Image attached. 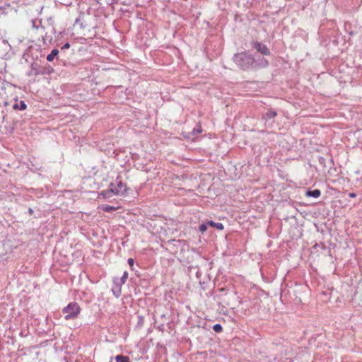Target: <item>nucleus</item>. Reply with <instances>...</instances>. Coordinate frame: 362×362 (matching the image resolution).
I'll return each instance as SVG.
<instances>
[{
	"label": "nucleus",
	"instance_id": "1",
	"mask_svg": "<svg viewBox=\"0 0 362 362\" xmlns=\"http://www.w3.org/2000/svg\"><path fill=\"white\" fill-rule=\"evenodd\" d=\"M233 61L240 70L244 71H257L269 66V61L264 57L247 51L235 54Z\"/></svg>",
	"mask_w": 362,
	"mask_h": 362
},
{
	"label": "nucleus",
	"instance_id": "2",
	"mask_svg": "<svg viewBox=\"0 0 362 362\" xmlns=\"http://www.w3.org/2000/svg\"><path fill=\"white\" fill-rule=\"evenodd\" d=\"M81 309L76 302H71L62 309L64 319L66 320H74L78 317Z\"/></svg>",
	"mask_w": 362,
	"mask_h": 362
},
{
	"label": "nucleus",
	"instance_id": "3",
	"mask_svg": "<svg viewBox=\"0 0 362 362\" xmlns=\"http://www.w3.org/2000/svg\"><path fill=\"white\" fill-rule=\"evenodd\" d=\"M54 71L50 65L40 66L37 63H33L30 65V70L27 73L28 76L51 74Z\"/></svg>",
	"mask_w": 362,
	"mask_h": 362
},
{
	"label": "nucleus",
	"instance_id": "4",
	"mask_svg": "<svg viewBox=\"0 0 362 362\" xmlns=\"http://www.w3.org/2000/svg\"><path fill=\"white\" fill-rule=\"evenodd\" d=\"M251 47L259 53L262 56H270L271 52L267 46L257 40H252L250 42Z\"/></svg>",
	"mask_w": 362,
	"mask_h": 362
},
{
	"label": "nucleus",
	"instance_id": "5",
	"mask_svg": "<svg viewBox=\"0 0 362 362\" xmlns=\"http://www.w3.org/2000/svg\"><path fill=\"white\" fill-rule=\"evenodd\" d=\"M276 116V111L273 109H269L264 114H263L262 119L264 121L266 127H272L274 122V118Z\"/></svg>",
	"mask_w": 362,
	"mask_h": 362
},
{
	"label": "nucleus",
	"instance_id": "6",
	"mask_svg": "<svg viewBox=\"0 0 362 362\" xmlns=\"http://www.w3.org/2000/svg\"><path fill=\"white\" fill-rule=\"evenodd\" d=\"M113 190L115 195L124 196L127 194L128 188L122 180H117L116 187L113 188Z\"/></svg>",
	"mask_w": 362,
	"mask_h": 362
},
{
	"label": "nucleus",
	"instance_id": "7",
	"mask_svg": "<svg viewBox=\"0 0 362 362\" xmlns=\"http://www.w3.org/2000/svg\"><path fill=\"white\" fill-rule=\"evenodd\" d=\"M129 274L127 271L123 273V275L121 278L114 277L112 279L113 284H117L122 286L123 284L126 282L128 279Z\"/></svg>",
	"mask_w": 362,
	"mask_h": 362
},
{
	"label": "nucleus",
	"instance_id": "8",
	"mask_svg": "<svg viewBox=\"0 0 362 362\" xmlns=\"http://www.w3.org/2000/svg\"><path fill=\"white\" fill-rule=\"evenodd\" d=\"M27 108V105L23 100L18 101V98L15 100V103L13 105V109L18 110H24Z\"/></svg>",
	"mask_w": 362,
	"mask_h": 362
},
{
	"label": "nucleus",
	"instance_id": "9",
	"mask_svg": "<svg viewBox=\"0 0 362 362\" xmlns=\"http://www.w3.org/2000/svg\"><path fill=\"white\" fill-rule=\"evenodd\" d=\"M321 195V191L319 189L313 190L308 189L305 192V196L308 197L318 198Z\"/></svg>",
	"mask_w": 362,
	"mask_h": 362
},
{
	"label": "nucleus",
	"instance_id": "10",
	"mask_svg": "<svg viewBox=\"0 0 362 362\" xmlns=\"http://www.w3.org/2000/svg\"><path fill=\"white\" fill-rule=\"evenodd\" d=\"M115 194L113 188H108L107 189L103 190L100 193V196L105 199L111 198Z\"/></svg>",
	"mask_w": 362,
	"mask_h": 362
},
{
	"label": "nucleus",
	"instance_id": "11",
	"mask_svg": "<svg viewBox=\"0 0 362 362\" xmlns=\"http://www.w3.org/2000/svg\"><path fill=\"white\" fill-rule=\"evenodd\" d=\"M112 292L116 298H119L122 295V286L113 284Z\"/></svg>",
	"mask_w": 362,
	"mask_h": 362
},
{
	"label": "nucleus",
	"instance_id": "12",
	"mask_svg": "<svg viewBox=\"0 0 362 362\" xmlns=\"http://www.w3.org/2000/svg\"><path fill=\"white\" fill-rule=\"evenodd\" d=\"M207 224H209V226L216 228L220 230H222L224 229V226L222 223H216L211 220L207 221Z\"/></svg>",
	"mask_w": 362,
	"mask_h": 362
},
{
	"label": "nucleus",
	"instance_id": "13",
	"mask_svg": "<svg viewBox=\"0 0 362 362\" xmlns=\"http://www.w3.org/2000/svg\"><path fill=\"white\" fill-rule=\"evenodd\" d=\"M59 54V50L57 49H53L51 52L47 56V60L48 62H52L54 60L55 57Z\"/></svg>",
	"mask_w": 362,
	"mask_h": 362
},
{
	"label": "nucleus",
	"instance_id": "14",
	"mask_svg": "<svg viewBox=\"0 0 362 362\" xmlns=\"http://www.w3.org/2000/svg\"><path fill=\"white\" fill-rule=\"evenodd\" d=\"M115 359L116 362H131L128 356H124L122 354L117 355Z\"/></svg>",
	"mask_w": 362,
	"mask_h": 362
},
{
	"label": "nucleus",
	"instance_id": "15",
	"mask_svg": "<svg viewBox=\"0 0 362 362\" xmlns=\"http://www.w3.org/2000/svg\"><path fill=\"white\" fill-rule=\"evenodd\" d=\"M101 209L105 212H112L115 211L117 208L110 205L105 204L102 205Z\"/></svg>",
	"mask_w": 362,
	"mask_h": 362
},
{
	"label": "nucleus",
	"instance_id": "16",
	"mask_svg": "<svg viewBox=\"0 0 362 362\" xmlns=\"http://www.w3.org/2000/svg\"><path fill=\"white\" fill-rule=\"evenodd\" d=\"M208 227H209V224H207V221H206V222H204L199 226V230L202 233H204L207 230Z\"/></svg>",
	"mask_w": 362,
	"mask_h": 362
},
{
	"label": "nucleus",
	"instance_id": "17",
	"mask_svg": "<svg viewBox=\"0 0 362 362\" xmlns=\"http://www.w3.org/2000/svg\"><path fill=\"white\" fill-rule=\"evenodd\" d=\"M202 132V126L200 124H197L196 127L193 129L191 134L192 135H197Z\"/></svg>",
	"mask_w": 362,
	"mask_h": 362
},
{
	"label": "nucleus",
	"instance_id": "18",
	"mask_svg": "<svg viewBox=\"0 0 362 362\" xmlns=\"http://www.w3.org/2000/svg\"><path fill=\"white\" fill-rule=\"evenodd\" d=\"M30 22L32 23L33 28L35 30H37L39 28V25L41 24V21L37 19H32Z\"/></svg>",
	"mask_w": 362,
	"mask_h": 362
},
{
	"label": "nucleus",
	"instance_id": "19",
	"mask_svg": "<svg viewBox=\"0 0 362 362\" xmlns=\"http://www.w3.org/2000/svg\"><path fill=\"white\" fill-rule=\"evenodd\" d=\"M318 162L322 165V167L323 168V170H325L327 168V163H326V159L324 157L319 156L318 157Z\"/></svg>",
	"mask_w": 362,
	"mask_h": 362
},
{
	"label": "nucleus",
	"instance_id": "20",
	"mask_svg": "<svg viewBox=\"0 0 362 362\" xmlns=\"http://www.w3.org/2000/svg\"><path fill=\"white\" fill-rule=\"evenodd\" d=\"M212 329L215 332H217V333H220L223 331V327L221 324H215L212 327Z\"/></svg>",
	"mask_w": 362,
	"mask_h": 362
},
{
	"label": "nucleus",
	"instance_id": "21",
	"mask_svg": "<svg viewBox=\"0 0 362 362\" xmlns=\"http://www.w3.org/2000/svg\"><path fill=\"white\" fill-rule=\"evenodd\" d=\"M77 24H79L80 25V27L81 28H83L85 27V25H83V23H81V19L80 18H77L76 20H75V22H74V25H77Z\"/></svg>",
	"mask_w": 362,
	"mask_h": 362
},
{
	"label": "nucleus",
	"instance_id": "22",
	"mask_svg": "<svg viewBox=\"0 0 362 362\" xmlns=\"http://www.w3.org/2000/svg\"><path fill=\"white\" fill-rule=\"evenodd\" d=\"M127 262L131 268H132L134 265V260L133 258H129Z\"/></svg>",
	"mask_w": 362,
	"mask_h": 362
},
{
	"label": "nucleus",
	"instance_id": "23",
	"mask_svg": "<svg viewBox=\"0 0 362 362\" xmlns=\"http://www.w3.org/2000/svg\"><path fill=\"white\" fill-rule=\"evenodd\" d=\"M69 47H70V44H69V42H66V43H65V44L62 47V50L69 49Z\"/></svg>",
	"mask_w": 362,
	"mask_h": 362
},
{
	"label": "nucleus",
	"instance_id": "24",
	"mask_svg": "<svg viewBox=\"0 0 362 362\" xmlns=\"http://www.w3.org/2000/svg\"><path fill=\"white\" fill-rule=\"evenodd\" d=\"M158 329L160 330V331H162L163 332L164 329H165V324L164 323H161L160 325L158 326Z\"/></svg>",
	"mask_w": 362,
	"mask_h": 362
},
{
	"label": "nucleus",
	"instance_id": "25",
	"mask_svg": "<svg viewBox=\"0 0 362 362\" xmlns=\"http://www.w3.org/2000/svg\"><path fill=\"white\" fill-rule=\"evenodd\" d=\"M321 247L322 248H325V245L323 244V243H320V244H315L314 247L315 248H317V247Z\"/></svg>",
	"mask_w": 362,
	"mask_h": 362
},
{
	"label": "nucleus",
	"instance_id": "26",
	"mask_svg": "<svg viewBox=\"0 0 362 362\" xmlns=\"http://www.w3.org/2000/svg\"><path fill=\"white\" fill-rule=\"evenodd\" d=\"M349 197L351 198H355L356 197V194L354 192H351L349 194Z\"/></svg>",
	"mask_w": 362,
	"mask_h": 362
},
{
	"label": "nucleus",
	"instance_id": "27",
	"mask_svg": "<svg viewBox=\"0 0 362 362\" xmlns=\"http://www.w3.org/2000/svg\"><path fill=\"white\" fill-rule=\"evenodd\" d=\"M33 213H34V211H33V209L29 208V209H28V214L29 215H30V216H31V215H33Z\"/></svg>",
	"mask_w": 362,
	"mask_h": 362
},
{
	"label": "nucleus",
	"instance_id": "28",
	"mask_svg": "<svg viewBox=\"0 0 362 362\" xmlns=\"http://www.w3.org/2000/svg\"><path fill=\"white\" fill-rule=\"evenodd\" d=\"M116 186H115L114 183L111 182L109 185V188H115Z\"/></svg>",
	"mask_w": 362,
	"mask_h": 362
},
{
	"label": "nucleus",
	"instance_id": "29",
	"mask_svg": "<svg viewBox=\"0 0 362 362\" xmlns=\"http://www.w3.org/2000/svg\"><path fill=\"white\" fill-rule=\"evenodd\" d=\"M329 165H333L334 164L332 158H331L329 160Z\"/></svg>",
	"mask_w": 362,
	"mask_h": 362
},
{
	"label": "nucleus",
	"instance_id": "30",
	"mask_svg": "<svg viewBox=\"0 0 362 362\" xmlns=\"http://www.w3.org/2000/svg\"><path fill=\"white\" fill-rule=\"evenodd\" d=\"M9 105V103H8V101H5V102H4V105H5V106H7V105Z\"/></svg>",
	"mask_w": 362,
	"mask_h": 362
},
{
	"label": "nucleus",
	"instance_id": "31",
	"mask_svg": "<svg viewBox=\"0 0 362 362\" xmlns=\"http://www.w3.org/2000/svg\"><path fill=\"white\" fill-rule=\"evenodd\" d=\"M113 357H110L109 362H113Z\"/></svg>",
	"mask_w": 362,
	"mask_h": 362
},
{
	"label": "nucleus",
	"instance_id": "32",
	"mask_svg": "<svg viewBox=\"0 0 362 362\" xmlns=\"http://www.w3.org/2000/svg\"><path fill=\"white\" fill-rule=\"evenodd\" d=\"M161 318H165V315L164 314H163L161 316H160Z\"/></svg>",
	"mask_w": 362,
	"mask_h": 362
},
{
	"label": "nucleus",
	"instance_id": "33",
	"mask_svg": "<svg viewBox=\"0 0 362 362\" xmlns=\"http://www.w3.org/2000/svg\"><path fill=\"white\" fill-rule=\"evenodd\" d=\"M131 269H132V271H134V267H133L132 268H131Z\"/></svg>",
	"mask_w": 362,
	"mask_h": 362
}]
</instances>
